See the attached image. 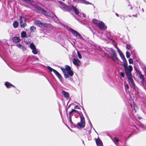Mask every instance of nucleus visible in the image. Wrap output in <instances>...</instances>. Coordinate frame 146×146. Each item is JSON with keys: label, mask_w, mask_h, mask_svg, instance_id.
Segmentation results:
<instances>
[{"label": "nucleus", "mask_w": 146, "mask_h": 146, "mask_svg": "<svg viewBox=\"0 0 146 146\" xmlns=\"http://www.w3.org/2000/svg\"><path fill=\"white\" fill-rule=\"evenodd\" d=\"M28 8L33 10L40 11L41 13L46 16V18L51 19L56 23H58L59 21L58 18L54 13L47 12L44 9L37 5L36 0H28Z\"/></svg>", "instance_id": "f257e3e1"}, {"label": "nucleus", "mask_w": 146, "mask_h": 146, "mask_svg": "<svg viewBox=\"0 0 146 146\" xmlns=\"http://www.w3.org/2000/svg\"><path fill=\"white\" fill-rule=\"evenodd\" d=\"M70 8L71 10L70 11L72 10L75 14L79 17L78 18L75 17V19L78 20L81 24L86 25L89 22V20H85L86 16L84 13H80L78 9L73 5H71Z\"/></svg>", "instance_id": "f03ea898"}, {"label": "nucleus", "mask_w": 146, "mask_h": 146, "mask_svg": "<svg viewBox=\"0 0 146 146\" xmlns=\"http://www.w3.org/2000/svg\"><path fill=\"white\" fill-rule=\"evenodd\" d=\"M126 75L128 79V82H130L133 86L135 87V84L132 78V75L131 71L133 70V67L132 66L129 65L128 68L124 69Z\"/></svg>", "instance_id": "7ed1b4c3"}, {"label": "nucleus", "mask_w": 146, "mask_h": 146, "mask_svg": "<svg viewBox=\"0 0 146 146\" xmlns=\"http://www.w3.org/2000/svg\"><path fill=\"white\" fill-rule=\"evenodd\" d=\"M128 120L129 122L130 123H132L133 124V125H131V126H133L134 127V128H135L137 130H139L140 128L143 129L144 128V125H143L139 121V123L138 125H137V126H139V128L137 127L135 124H134V123H135L136 119H135L134 116L132 114H129V115L127 117Z\"/></svg>", "instance_id": "20e7f679"}, {"label": "nucleus", "mask_w": 146, "mask_h": 146, "mask_svg": "<svg viewBox=\"0 0 146 146\" xmlns=\"http://www.w3.org/2000/svg\"><path fill=\"white\" fill-rule=\"evenodd\" d=\"M119 55L123 61V62H121V65L124 67V69L128 68L127 62L123 53H122Z\"/></svg>", "instance_id": "39448f33"}, {"label": "nucleus", "mask_w": 146, "mask_h": 146, "mask_svg": "<svg viewBox=\"0 0 146 146\" xmlns=\"http://www.w3.org/2000/svg\"><path fill=\"white\" fill-rule=\"evenodd\" d=\"M34 23L37 26H38L41 28L46 27L48 26V24L46 23H43L41 22L39 20H36Z\"/></svg>", "instance_id": "423d86ee"}, {"label": "nucleus", "mask_w": 146, "mask_h": 146, "mask_svg": "<svg viewBox=\"0 0 146 146\" xmlns=\"http://www.w3.org/2000/svg\"><path fill=\"white\" fill-rule=\"evenodd\" d=\"M110 49L111 51L113 52L112 53L110 54V55H111L110 58L113 61L118 60L119 59L117 56L115 50L112 48H110Z\"/></svg>", "instance_id": "0eeeda50"}, {"label": "nucleus", "mask_w": 146, "mask_h": 146, "mask_svg": "<svg viewBox=\"0 0 146 146\" xmlns=\"http://www.w3.org/2000/svg\"><path fill=\"white\" fill-rule=\"evenodd\" d=\"M70 30V31L72 34L76 37H77L78 36L79 38L82 39L83 40H85V39L83 38L82 35L77 31L74 30V29L70 28L69 29Z\"/></svg>", "instance_id": "6e6552de"}, {"label": "nucleus", "mask_w": 146, "mask_h": 146, "mask_svg": "<svg viewBox=\"0 0 146 146\" xmlns=\"http://www.w3.org/2000/svg\"><path fill=\"white\" fill-rule=\"evenodd\" d=\"M27 19L24 17L21 16L20 19V23L21 27H24L26 25Z\"/></svg>", "instance_id": "1a4fd4ad"}, {"label": "nucleus", "mask_w": 146, "mask_h": 146, "mask_svg": "<svg viewBox=\"0 0 146 146\" xmlns=\"http://www.w3.org/2000/svg\"><path fill=\"white\" fill-rule=\"evenodd\" d=\"M30 48L32 50V52L34 54H36L38 53V49L35 44L33 42L31 43L29 46Z\"/></svg>", "instance_id": "9d476101"}, {"label": "nucleus", "mask_w": 146, "mask_h": 146, "mask_svg": "<svg viewBox=\"0 0 146 146\" xmlns=\"http://www.w3.org/2000/svg\"><path fill=\"white\" fill-rule=\"evenodd\" d=\"M58 2L66 11L67 12L70 11L71 10L70 7L65 4L64 3H63L62 1H58Z\"/></svg>", "instance_id": "9b49d317"}, {"label": "nucleus", "mask_w": 146, "mask_h": 146, "mask_svg": "<svg viewBox=\"0 0 146 146\" xmlns=\"http://www.w3.org/2000/svg\"><path fill=\"white\" fill-rule=\"evenodd\" d=\"M74 72L72 70H69L65 73L64 74V78H69L70 77H72L74 75Z\"/></svg>", "instance_id": "f8f14e48"}, {"label": "nucleus", "mask_w": 146, "mask_h": 146, "mask_svg": "<svg viewBox=\"0 0 146 146\" xmlns=\"http://www.w3.org/2000/svg\"><path fill=\"white\" fill-rule=\"evenodd\" d=\"M98 26L100 29L104 31L107 28V27L106 25L102 21L99 22Z\"/></svg>", "instance_id": "ddd939ff"}, {"label": "nucleus", "mask_w": 146, "mask_h": 146, "mask_svg": "<svg viewBox=\"0 0 146 146\" xmlns=\"http://www.w3.org/2000/svg\"><path fill=\"white\" fill-rule=\"evenodd\" d=\"M73 1L76 3H82L86 5L90 4L92 5L93 7H94L92 3H90L89 1H86V0H73Z\"/></svg>", "instance_id": "4468645a"}, {"label": "nucleus", "mask_w": 146, "mask_h": 146, "mask_svg": "<svg viewBox=\"0 0 146 146\" xmlns=\"http://www.w3.org/2000/svg\"><path fill=\"white\" fill-rule=\"evenodd\" d=\"M131 54L132 55L133 58V59L135 58L137 62H138L139 63V62L138 61V56L136 52H135L134 50H131Z\"/></svg>", "instance_id": "2eb2a0df"}, {"label": "nucleus", "mask_w": 146, "mask_h": 146, "mask_svg": "<svg viewBox=\"0 0 146 146\" xmlns=\"http://www.w3.org/2000/svg\"><path fill=\"white\" fill-rule=\"evenodd\" d=\"M74 64L76 66H79L81 64V62L78 59L74 58L73 61Z\"/></svg>", "instance_id": "dca6fc26"}, {"label": "nucleus", "mask_w": 146, "mask_h": 146, "mask_svg": "<svg viewBox=\"0 0 146 146\" xmlns=\"http://www.w3.org/2000/svg\"><path fill=\"white\" fill-rule=\"evenodd\" d=\"M54 73L58 77L60 81V82H62V78L61 74H60L56 70H55V71L54 70Z\"/></svg>", "instance_id": "f3484780"}, {"label": "nucleus", "mask_w": 146, "mask_h": 146, "mask_svg": "<svg viewBox=\"0 0 146 146\" xmlns=\"http://www.w3.org/2000/svg\"><path fill=\"white\" fill-rule=\"evenodd\" d=\"M97 146H103V143L101 139L98 137L96 139Z\"/></svg>", "instance_id": "a211bd4d"}, {"label": "nucleus", "mask_w": 146, "mask_h": 146, "mask_svg": "<svg viewBox=\"0 0 146 146\" xmlns=\"http://www.w3.org/2000/svg\"><path fill=\"white\" fill-rule=\"evenodd\" d=\"M62 93L64 97L66 98L67 100H68L70 96L69 94L67 92L64 90L62 91Z\"/></svg>", "instance_id": "6ab92c4d"}, {"label": "nucleus", "mask_w": 146, "mask_h": 146, "mask_svg": "<svg viewBox=\"0 0 146 146\" xmlns=\"http://www.w3.org/2000/svg\"><path fill=\"white\" fill-rule=\"evenodd\" d=\"M77 126L76 127L77 128H83L84 127L85 125V123L82 122H78L77 124Z\"/></svg>", "instance_id": "aec40b11"}, {"label": "nucleus", "mask_w": 146, "mask_h": 146, "mask_svg": "<svg viewBox=\"0 0 146 146\" xmlns=\"http://www.w3.org/2000/svg\"><path fill=\"white\" fill-rule=\"evenodd\" d=\"M68 121L72 127H75V124H74L72 121V117H68Z\"/></svg>", "instance_id": "412c9836"}, {"label": "nucleus", "mask_w": 146, "mask_h": 146, "mask_svg": "<svg viewBox=\"0 0 146 146\" xmlns=\"http://www.w3.org/2000/svg\"><path fill=\"white\" fill-rule=\"evenodd\" d=\"M13 41L15 43H18L20 40V39L19 37H14L13 38Z\"/></svg>", "instance_id": "4be33fe9"}, {"label": "nucleus", "mask_w": 146, "mask_h": 146, "mask_svg": "<svg viewBox=\"0 0 146 146\" xmlns=\"http://www.w3.org/2000/svg\"><path fill=\"white\" fill-rule=\"evenodd\" d=\"M5 85L6 86L7 88H9L11 87V86H13V87H15V86L11 84L10 83L7 82H5Z\"/></svg>", "instance_id": "5701e85b"}, {"label": "nucleus", "mask_w": 146, "mask_h": 146, "mask_svg": "<svg viewBox=\"0 0 146 146\" xmlns=\"http://www.w3.org/2000/svg\"><path fill=\"white\" fill-rule=\"evenodd\" d=\"M19 25V23L17 21H15L13 24V27L15 28H17Z\"/></svg>", "instance_id": "b1692460"}, {"label": "nucleus", "mask_w": 146, "mask_h": 146, "mask_svg": "<svg viewBox=\"0 0 146 146\" xmlns=\"http://www.w3.org/2000/svg\"><path fill=\"white\" fill-rule=\"evenodd\" d=\"M65 68L66 72L68 71H69V70H71V67L69 65H65Z\"/></svg>", "instance_id": "393cba45"}, {"label": "nucleus", "mask_w": 146, "mask_h": 146, "mask_svg": "<svg viewBox=\"0 0 146 146\" xmlns=\"http://www.w3.org/2000/svg\"><path fill=\"white\" fill-rule=\"evenodd\" d=\"M80 121L81 122H82L85 123V120L84 117L83 115L82 116H80Z\"/></svg>", "instance_id": "a878e982"}, {"label": "nucleus", "mask_w": 146, "mask_h": 146, "mask_svg": "<svg viewBox=\"0 0 146 146\" xmlns=\"http://www.w3.org/2000/svg\"><path fill=\"white\" fill-rule=\"evenodd\" d=\"M36 27L33 26L31 27L30 28V30L33 33L35 31Z\"/></svg>", "instance_id": "bb28decb"}, {"label": "nucleus", "mask_w": 146, "mask_h": 146, "mask_svg": "<svg viewBox=\"0 0 146 146\" xmlns=\"http://www.w3.org/2000/svg\"><path fill=\"white\" fill-rule=\"evenodd\" d=\"M47 68L48 70L51 72L52 71H53L54 72V70L55 71V70H56L52 68L51 67L49 66H47Z\"/></svg>", "instance_id": "cd10ccee"}, {"label": "nucleus", "mask_w": 146, "mask_h": 146, "mask_svg": "<svg viewBox=\"0 0 146 146\" xmlns=\"http://www.w3.org/2000/svg\"><path fill=\"white\" fill-rule=\"evenodd\" d=\"M21 36L22 38H25L26 37V33L25 31L22 32L21 33Z\"/></svg>", "instance_id": "c85d7f7f"}, {"label": "nucleus", "mask_w": 146, "mask_h": 146, "mask_svg": "<svg viewBox=\"0 0 146 146\" xmlns=\"http://www.w3.org/2000/svg\"><path fill=\"white\" fill-rule=\"evenodd\" d=\"M126 56L127 58H129L130 57L131 54L129 52L127 51L126 53Z\"/></svg>", "instance_id": "c756f323"}, {"label": "nucleus", "mask_w": 146, "mask_h": 146, "mask_svg": "<svg viewBox=\"0 0 146 146\" xmlns=\"http://www.w3.org/2000/svg\"><path fill=\"white\" fill-rule=\"evenodd\" d=\"M92 22L93 24L97 25L98 23V20L96 19H93L92 20Z\"/></svg>", "instance_id": "7c9ffc66"}, {"label": "nucleus", "mask_w": 146, "mask_h": 146, "mask_svg": "<svg viewBox=\"0 0 146 146\" xmlns=\"http://www.w3.org/2000/svg\"><path fill=\"white\" fill-rule=\"evenodd\" d=\"M77 53L78 57L80 59H81L82 58L81 54L78 51H77Z\"/></svg>", "instance_id": "2f4dec72"}, {"label": "nucleus", "mask_w": 146, "mask_h": 146, "mask_svg": "<svg viewBox=\"0 0 146 146\" xmlns=\"http://www.w3.org/2000/svg\"><path fill=\"white\" fill-rule=\"evenodd\" d=\"M60 69L62 71V72L64 73V74L65 73H66V72L65 68H64L63 67H61L60 68Z\"/></svg>", "instance_id": "473e14b6"}, {"label": "nucleus", "mask_w": 146, "mask_h": 146, "mask_svg": "<svg viewBox=\"0 0 146 146\" xmlns=\"http://www.w3.org/2000/svg\"><path fill=\"white\" fill-rule=\"evenodd\" d=\"M129 64H132L133 63V60L131 58H129Z\"/></svg>", "instance_id": "72a5a7b5"}, {"label": "nucleus", "mask_w": 146, "mask_h": 146, "mask_svg": "<svg viewBox=\"0 0 146 146\" xmlns=\"http://www.w3.org/2000/svg\"><path fill=\"white\" fill-rule=\"evenodd\" d=\"M126 47L127 49H128L129 50H130L131 47V46L129 44H127Z\"/></svg>", "instance_id": "f704fd0d"}, {"label": "nucleus", "mask_w": 146, "mask_h": 146, "mask_svg": "<svg viewBox=\"0 0 146 146\" xmlns=\"http://www.w3.org/2000/svg\"><path fill=\"white\" fill-rule=\"evenodd\" d=\"M137 117L138 119L139 120L142 119L141 121H142L143 120H144V119H142L141 117L139 115H137Z\"/></svg>", "instance_id": "c9c22d12"}, {"label": "nucleus", "mask_w": 146, "mask_h": 146, "mask_svg": "<svg viewBox=\"0 0 146 146\" xmlns=\"http://www.w3.org/2000/svg\"><path fill=\"white\" fill-rule=\"evenodd\" d=\"M143 70L146 74V66L144 65L142 67Z\"/></svg>", "instance_id": "e433bc0d"}, {"label": "nucleus", "mask_w": 146, "mask_h": 146, "mask_svg": "<svg viewBox=\"0 0 146 146\" xmlns=\"http://www.w3.org/2000/svg\"><path fill=\"white\" fill-rule=\"evenodd\" d=\"M120 76L123 78H124L125 77V74L123 72H121L120 73Z\"/></svg>", "instance_id": "4c0bfd02"}, {"label": "nucleus", "mask_w": 146, "mask_h": 146, "mask_svg": "<svg viewBox=\"0 0 146 146\" xmlns=\"http://www.w3.org/2000/svg\"><path fill=\"white\" fill-rule=\"evenodd\" d=\"M77 114H78L80 116H82L83 115L81 111H77L76 113Z\"/></svg>", "instance_id": "58836bf2"}, {"label": "nucleus", "mask_w": 146, "mask_h": 146, "mask_svg": "<svg viewBox=\"0 0 146 146\" xmlns=\"http://www.w3.org/2000/svg\"><path fill=\"white\" fill-rule=\"evenodd\" d=\"M114 141L118 143L119 142V139L116 137H114Z\"/></svg>", "instance_id": "ea45409f"}, {"label": "nucleus", "mask_w": 146, "mask_h": 146, "mask_svg": "<svg viewBox=\"0 0 146 146\" xmlns=\"http://www.w3.org/2000/svg\"><path fill=\"white\" fill-rule=\"evenodd\" d=\"M116 48L117 49V51H118V52L119 53V54H120L121 53H122V52L117 47H116Z\"/></svg>", "instance_id": "a19ab883"}, {"label": "nucleus", "mask_w": 146, "mask_h": 146, "mask_svg": "<svg viewBox=\"0 0 146 146\" xmlns=\"http://www.w3.org/2000/svg\"><path fill=\"white\" fill-rule=\"evenodd\" d=\"M77 110L74 109H72L71 111H70V113L71 112H76V113H77Z\"/></svg>", "instance_id": "79ce46f5"}, {"label": "nucleus", "mask_w": 146, "mask_h": 146, "mask_svg": "<svg viewBox=\"0 0 146 146\" xmlns=\"http://www.w3.org/2000/svg\"><path fill=\"white\" fill-rule=\"evenodd\" d=\"M82 109H83V111H84V114H85V115L86 117H88V115L87 114V113L85 111L84 108L83 107H82Z\"/></svg>", "instance_id": "37998d69"}, {"label": "nucleus", "mask_w": 146, "mask_h": 146, "mask_svg": "<svg viewBox=\"0 0 146 146\" xmlns=\"http://www.w3.org/2000/svg\"><path fill=\"white\" fill-rule=\"evenodd\" d=\"M141 80V83L143 85L145 84L144 78Z\"/></svg>", "instance_id": "c03bdc74"}, {"label": "nucleus", "mask_w": 146, "mask_h": 146, "mask_svg": "<svg viewBox=\"0 0 146 146\" xmlns=\"http://www.w3.org/2000/svg\"><path fill=\"white\" fill-rule=\"evenodd\" d=\"M140 78L141 79L144 78L142 74H141L139 75Z\"/></svg>", "instance_id": "a18cd8bd"}, {"label": "nucleus", "mask_w": 146, "mask_h": 146, "mask_svg": "<svg viewBox=\"0 0 146 146\" xmlns=\"http://www.w3.org/2000/svg\"><path fill=\"white\" fill-rule=\"evenodd\" d=\"M69 117H72V116L73 115V112H71L70 113V112H69Z\"/></svg>", "instance_id": "49530a36"}, {"label": "nucleus", "mask_w": 146, "mask_h": 146, "mask_svg": "<svg viewBox=\"0 0 146 146\" xmlns=\"http://www.w3.org/2000/svg\"><path fill=\"white\" fill-rule=\"evenodd\" d=\"M125 88L127 89H128L129 88V85L128 84H127L125 86Z\"/></svg>", "instance_id": "de8ad7c7"}, {"label": "nucleus", "mask_w": 146, "mask_h": 146, "mask_svg": "<svg viewBox=\"0 0 146 146\" xmlns=\"http://www.w3.org/2000/svg\"><path fill=\"white\" fill-rule=\"evenodd\" d=\"M17 46L19 48H21L22 47V46L21 44H17Z\"/></svg>", "instance_id": "09e8293b"}, {"label": "nucleus", "mask_w": 146, "mask_h": 146, "mask_svg": "<svg viewBox=\"0 0 146 146\" xmlns=\"http://www.w3.org/2000/svg\"><path fill=\"white\" fill-rule=\"evenodd\" d=\"M74 108V109L76 108V109H80V108L79 107V106H78V105H76V106H75Z\"/></svg>", "instance_id": "8fccbe9b"}, {"label": "nucleus", "mask_w": 146, "mask_h": 146, "mask_svg": "<svg viewBox=\"0 0 146 146\" xmlns=\"http://www.w3.org/2000/svg\"><path fill=\"white\" fill-rule=\"evenodd\" d=\"M120 19H123L124 20L125 19V17L121 15L120 16Z\"/></svg>", "instance_id": "3c124183"}, {"label": "nucleus", "mask_w": 146, "mask_h": 146, "mask_svg": "<svg viewBox=\"0 0 146 146\" xmlns=\"http://www.w3.org/2000/svg\"><path fill=\"white\" fill-rule=\"evenodd\" d=\"M127 2L128 3L129 5H128V7H129L130 6H131V5L130 4V2L129 1V0H127Z\"/></svg>", "instance_id": "603ef678"}, {"label": "nucleus", "mask_w": 146, "mask_h": 146, "mask_svg": "<svg viewBox=\"0 0 146 146\" xmlns=\"http://www.w3.org/2000/svg\"><path fill=\"white\" fill-rule=\"evenodd\" d=\"M132 16L137 17V14H136L135 15H132Z\"/></svg>", "instance_id": "864d4df0"}, {"label": "nucleus", "mask_w": 146, "mask_h": 146, "mask_svg": "<svg viewBox=\"0 0 146 146\" xmlns=\"http://www.w3.org/2000/svg\"><path fill=\"white\" fill-rule=\"evenodd\" d=\"M35 59L34 61H36V60H39V59L38 58H34Z\"/></svg>", "instance_id": "5fc2aeb1"}, {"label": "nucleus", "mask_w": 146, "mask_h": 146, "mask_svg": "<svg viewBox=\"0 0 146 146\" xmlns=\"http://www.w3.org/2000/svg\"><path fill=\"white\" fill-rule=\"evenodd\" d=\"M21 48H22V49L23 50H24V49H26V48L25 47H23L22 46V47H21Z\"/></svg>", "instance_id": "6e6d98bb"}, {"label": "nucleus", "mask_w": 146, "mask_h": 146, "mask_svg": "<svg viewBox=\"0 0 146 146\" xmlns=\"http://www.w3.org/2000/svg\"><path fill=\"white\" fill-rule=\"evenodd\" d=\"M19 90H17V91H16V93L18 94L19 93Z\"/></svg>", "instance_id": "4d7b16f0"}, {"label": "nucleus", "mask_w": 146, "mask_h": 146, "mask_svg": "<svg viewBox=\"0 0 146 146\" xmlns=\"http://www.w3.org/2000/svg\"><path fill=\"white\" fill-rule=\"evenodd\" d=\"M115 14L116 15L117 17H119V15L117 13H115Z\"/></svg>", "instance_id": "13d9d810"}, {"label": "nucleus", "mask_w": 146, "mask_h": 146, "mask_svg": "<svg viewBox=\"0 0 146 146\" xmlns=\"http://www.w3.org/2000/svg\"><path fill=\"white\" fill-rule=\"evenodd\" d=\"M129 7H130V9H132V7L131 5V6H130Z\"/></svg>", "instance_id": "bf43d9fd"}, {"label": "nucleus", "mask_w": 146, "mask_h": 146, "mask_svg": "<svg viewBox=\"0 0 146 146\" xmlns=\"http://www.w3.org/2000/svg\"><path fill=\"white\" fill-rule=\"evenodd\" d=\"M75 42H74V41H73L72 42V44L73 45H74L75 44Z\"/></svg>", "instance_id": "052dcab7"}, {"label": "nucleus", "mask_w": 146, "mask_h": 146, "mask_svg": "<svg viewBox=\"0 0 146 146\" xmlns=\"http://www.w3.org/2000/svg\"><path fill=\"white\" fill-rule=\"evenodd\" d=\"M88 123H89V124L90 125H91V124H92V123H91L90 122V121H88Z\"/></svg>", "instance_id": "680f3d73"}, {"label": "nucleus", "mask_w": 146, "mask_h": 146, "mask_svg": "<svg viewBox=\"0 0 146 146\" xmlns=\"http://www.w3.org/2000/svg\"><path fill=\"white\" fill-rule=\"evenodd\" d=\"M88 123H89V124L90 125H91V124H92V123H91L90 122V121H88Z\"/></svg>", "instance_id": "e2e57ef3"}, {"label": "nucleus", "mask_w": 146, "mask_h": 146, "mask_svg": "<svg viewBox=\"0 0 146 146\" xmlns=\"http://www.w3.org/2000/svg\"><path fill=\"white\" fill-rule=\"evenodd\" d=\"M135 106H136V105L135 104H134V108L135 110Z\"/></svg>", "instance_id": "0e129e2a"}, {"label": "nucleus", "mask_w": 146, "mask_h": 146, "mask_svg": "<svg viewBox=\"0 0 146 146\" xmlns=\"http://www.w3.org/2000/svg\"><path fill=\"white\" fill-rule=\"evenodd\" d=\"M141 10L142 11V12H144V10L143 8H142Z\"/></svg>", "instance_id": "69168bd1"}, {"label": "nucleus", "mask_w": 146, "mask_h": 146, "mask_svg": "<svg viewBox=\"0 0 146 146\" xmlns=\"http://www.w3.org/2000/svg\"><path fill=\"white\" fill-rule=\"evenodd\" d=\"M71 105H72V104H70V105L69 106H68V108H69L70 107V106H71Z\"/></svg>", "instance_id": "338daca9"}, {"label": "nucleus", "mask_w": 146, "mask_h": 146, "mask_svg": "<svg viewBox=\"0 0 146 146\" xmlns=\"http://www.w3.org/2000/svg\"><path fill=\"white\" fill-rule=\"evenodd\" d=\"M25 42L26 43V44H27V41H25Z\"/></svg>", "instance_id": "774afa93"}]
</instances>
